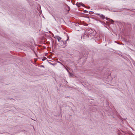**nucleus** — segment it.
Here are the masks:
<instances>
[{
  "instance_id": "f257e3e1",
  "label": "nucleus",
  "mask_w": 135,
  "mask_h": 135,
  "mask_svg": "<svg viewBox=\"0 0 135 135\" xmlns=\"http://www.w3.org/2000/svg\"><path fill=\"white\" fill-rule=\"evenodd\" d=\"M76 5L78 7H80L81 6H82L83 7H84V4L82 3H79L78 2H77V3L76 4Z\"/></svg>"
},
{
  "instance_id": "f03ea898",
  "label": "nucleus",
  "mask_w": 135,
  "mask_h": 135,
  "mask_svg": "<svg viewBox=\"0 0 135 135\" xmlns=\"http://www.w3.org/2000/svg\"><path fill=\"white\" fill-rule=\"evenodd\" d=\"M100 17L102 18V19H104L105 17L104 16L102 15H100Z\"/></svg>"
},
{
  "instance_id": "7ed1b4c3",
  "label": "nucleus",
  "mask_w": 135,
  "mask_h": 135,
  "mask_svg": "<svg viewBox=\"0 0 135 135\" xmlns=\"http://www.w3.org/2000/svg\"><path fill=\"white\" fill-rule=\"evenodd\" d=\"M57 39L58 41H59L61 39V38L59 36H58V37H57Z\"/></svg>"
},
{
  "instance_id": "20e7f679",
  "label": "nucleus",
  "mask_w": 135,
  "mask_h": 135,
  "mask_svg": "<svg viewBox=\"0 0 135 135\" xmlns=\"http://www.w3.org/2000/svg\"><path fill=\"white\" fill-rule=\"evenodd\" d=\"M70 76V77H71L73 75V74L71 73H69Z\"/></svg>"
},
{
  "instance_id": "39448f33",
  "label": "nucleus",
  "mask_w": 135,
  "mask_h": 135,
  "mask_svg": "<svg viewBox=\"0 0 135 135\" xmlns=\"http://www.w3.org/2000/svg\"><path fill=\"white\" fill-rule=\"evenodd\" d=\"M110 21L111 22V23H114V21L112 20H110Z\"/></svg>"
},
{
  "instance_id": "423d86ee",
  "label": "nucleus",
  "mask_w": 135,
  "mask_h": 135,
  "mask_svg": "<svg viewBox=\"0 0 135 135\" xmlns=\"http://www.w3.org/2000/svg\"><path fill=\"white\" fill-rule=\"evenodd\" d=\"M46 59V57H45L44 58H43L42 59V61H44Z\"/></svg>"
},
{
  "instance_id": "0eeeda50",
  "label": "nucleus",
  "mask_w": 135,
  "mask_h": 135,
  "mask_svg": "<svg viewBox=\"0 0 135 135\" xmlns=\"http://www.w3.org/2000/svg\"><path fill=\"white\" fill-rule=\"evenodd\" d=\"M68 6V8H69V7H68V6Z\"/></svg>"
},
{
  "instance_id": "6e6552de",
  "label": "nucleus",
  "mask_w": 135,
  "mask_h": 135,
  "mask_svg": "<svg viewBox=\"0 0 135 135\" xmlns=\"http://www.w3.org/2000/svg\"><path fill=\"white\" fill-rule=\"evenodd\" d=\"M68 39L66 40V41H67L68 40Z\"/></svg>"
},
{
  "instance_id": "1a4fd4ad",
  "label": "nucleus",
  "mask_w": 135,
  "mask_h": 135,
  "mask_svg": "<svg viewBox=\"0 0 135 135\" xmlns=\"http://www.w3.org/2000/svg\"><path fill=\"white\" fill-rule=\"evenodd\" d=\"M42 67H44V66H42Z\"/></svg>"
}]
</instances>
